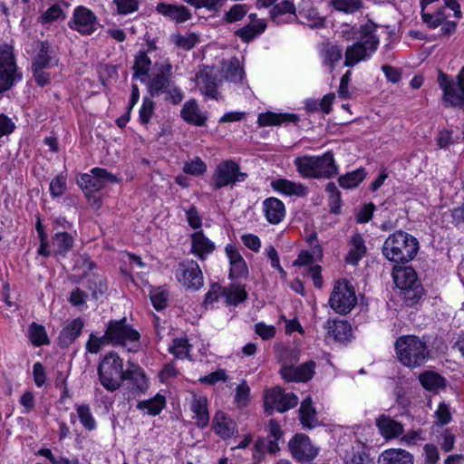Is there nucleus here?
I'll return each instance as SVG.
<instances>
[{"mask_svg":"<svg viewBox=\"0 0 464 464\" xmlns=\"http://www.w3.org/2000/svg\"><path fill=\"white\" fill-rule=\"evenodd\" d=\"M379 25L372 20L360 26V40L347 46L344 53V65L354 67L359 63L366 61L377 50L380 39L375 34Z\"/></svg>","mask_w":464,"mask_h":464,"instance_id":"obj_1","label":"nucleus"},{"mask_svg":"<svg viewBox=\"0 0 464 464\" xmlns=\"http://www.w3.org/2000/svg\"><path fill=\"white\" fill-rule=\"evenodd\" d=\"M419 241L412 235L397 230L384 241L382 252L386 259L395 264L411 261L419 251Z\"/></svg>","mask_w":464,"mask_h":464,"instance_id":"obj_2","label":"nucleus"},{"mask_svg":"<svg viewBox=\"0 0 464 464\" xmlns=\"http://www.w3.org/2000/svg\"><path fill=\"white\" fill-rule=\"evenodd\" d=\"M294 164L298 173L306 179H330L338 172L332 151H327L322 156L297 157L294 160Z\"/></svg>","mask_w":464,"mask_h":464,"instance_id":"obj_3","label":"nucleus"},{"mask_svg":"<svg viewBox=\"0 0 464 464\" xmlns=\"http://www.w3.org/2000/svg\"><path fill=\"white\" fill-rule=\"evenodd\" d=\"M395 351L399 361L410 368L420 367L430 357V350L424 337L402 335L395 342Z\"/></svg>","mask_w":464,"mask_h":464,"instance_id":"obj_4","label":"nucleus"},{"mask_svg":"<svg viewBox=\"0 0 464 464\" xmlns=\"http://www.w3.org/2000/svg\"><path fill=\"white\" fill-rule=\"evenodd\" d=\"M392 277L403 303L407 306L416 304L423 295V288L415 270L411 266H395Z\"/></svg>","mask_w":464,"mask_h":464,"instance_id":"obj_5","label":"nucleus"},{"mask_svg":"<svg viewBox=\"0 0 464 464\" xmlns=\"http://www.w3.org/2000/svg\"><path fill=\"white\" fill-rule=\"evenodd\" d=\"M437 82L442 91L443 106L464 110V66L455 79L440 71Z\"/></svg>","mask_w":464,"mask_h":464,"instance_id":"obj_6","label":"nucleus"},{"mask_svg":"<svg viewBox=\"0 0 464 464\" xmlns=\"http://www.w3.org/2000/svg\"><path fill=\"white\" fill-rule=\"evenodd\" d=\"M124 372L122 359L113 352L106 354L98 366L100 382L109 392L121 387Z\"/></svg>","mask_w":464,"mask_h":464,"instance_id":"obj_7","label":"nucleus"},{"mask_svg":"<svg viewBox=\"0 0 464 464\" xmlns=\"http://www.w3.org/2000/svg\"><path fill=\"white\" fill-rule=\"evenodd\" d=\"M117 181V178L112 173L102 168H93L90 174H82L77 179L78 185L82 188L88 199L90 201L92 198L93 199L92 205L95 208L101 207V200L96 197H92V194L103 188L107 184Z\"/></svg>","mask_w":464,"mask_h":464,"instance_id":"obj_8","label":"nucleus"},{"mask_svg":"<svg viewBox=\"0 0 464 464\" xmlns=\"http://www.w3.org/2000/svg\"><path fill=\"white\" fill-rule=\"evenodd\" d=\"M246 177L247 174L240 171V167L237 162L227 160L216 167L211 177L210 186L213 189L218 190L224 187H232L237 182H242Z\"/></svg>","mask_w":464,"mask_h":464,"instance_id":"obj_9","label":"nucleus"},{"mask_svg":"<svg viewBox=\"0 0 464 464\" xmlns=\"http://www.w3.org/2000/svg\"><path fill=\"white\" fill-rule=\"evenodd\" d=\"M147 90L151 97L163 94L171 87L172 65L169 62L155 63L154 72L147 79Z\"/></svg>","mask_w":464,"mask_h":464,"instance_id":"obj_10","label":"nucleus"},{"mask_svg":"<svg viewBox=\"0 0 464 464\" xmlns=\"http://www.w3.org/2000/svg\"><path fill=\"white\" fill-rule=\"evenodd\" d=\"M357 303L353 287L347 282H337L329 299L330 306L338 314H348Z\"/></svg>","mask_w":464,"mask_h":464,"instance_id":"obj_11","label":"nucleus"},{"mask_svg":"<svg viewBox=\"0 0 464 464\" xmlns=\"http://www.w3.org/2000/svg\"><path fill=\"white\" fill-rule=\"evenodd\" d=\"M105 332L112 345L126 346L128 343H137L140 339L139 332L127 324L126 318L111 320Z\"/></svg>","mask_w":464,"mask_h":464,"instance_id":"obj_12","label":"nucleus"},{"mask_svg":"<svg viewBox=\"0 0 464 464\" xmlns=\"http://www.w3.org/2000/svg\"><path fill=\"white\" fill-rule=\"evenodd\" d=\"M178 281L187 289L197 291L203 286V274L194 260L180 262L176 270Z\"/></svg>","mask_w":464,"mask_h":464,"instance_id":"obj_13","label":"nucleus"},{"mask_svg":"<svg viewBox=\"0 0 464 464\" xmlns=\"http://www.w3.org/2000/svg\"><path fill=\"white\" fill-rule=\"evenodd\" d=\"M298 397L293 392H284L280 387H275L267 391L265 396V406L266 410L285 412L298 404Z\"/></svg>","mask_w":464,"mask_h":464,"instance_id":"obj_14","label":"nucleus"},{"mask_svg":"<svg viewBox=\"0 0 464 464\" xmlns=\"http://www.w3.org/2000/svg\"><path fill=\"white\" fill-rule=\"evenodd\" d=\"M289 450L295 459L302 463H310L318 455L309 437L305 434H295L288 443Z\"/></svg>","mask_w":464,"mask_h":464,"instance_id":"obj_15","label":"nucleus"},{"mask_svg":"<svg viewBox=\"0 0 464 464\" xmlns=\"http://www.w3.org/2000/svg\"><path fill=\"white\" fill-rule=\"evenodd\" d=\"M68 26L82 34L89 35L97 30V17L92 11L80 5L74 9L72 18L68 22Z\"/></svg>","mask_w":464,"mask_h":464,"instance_id":"obj_16","label":"nucleus"},{"mask_svg":"<svg viewBox=\"0 0 464 464\" xmlns=\"http://www.w3.org/2000/svg\"><path fill=\"white\" fill-rule=\"evenodd\" d=\"M36 54L32 67L49 69L58 64L57 55L47 41H38L34 44Z\"/></svg>","mask_w":464,"mask_h":464,"instance_id":"obj_17","label":"nucleus"},{"mask_svg":"<svg viewBox=\"0 0 464 464\" xmlns=\"http://www.w3.org/2000/svg\"><path fill=\"white\" fill-rule=\"evenodd\" d=\"M315 362L309 361L297 367L283 366L280 374L287 382H307L314 374Z\"/></svg>","mask_w":464,"mask_h":464,"instance_id":"obj_18","label":"nucleus"},{"mask_svg":"<svg viewBox=\"0 0 464 464\" xmlns=\"http://www.w3.org/2000/svg\"><path fill=\"white\" fill-rule=\"evenodd\" d=\"M180 115L186 122L198 127L204 126L208 120L207 112L199 109L198 102L194 99L183 104Z\"/></svg>","mask_w":464,"mask_h":464,"instance_id":"obj_19","label":"nucleus"},{"mask_svg":"<svg viewBox=\"0 0 464 464\" xmlns=\"http://www.w3.org/2000/svg\"><path fill=\"white\" fill-rule=\"evenodd\" d=\"M263 211L270 224H279L285 216V204L276 198H268L263 201Z\"/></svg>","mask_w":464,"mask_h":464,"instance_id":"obj_20","label":"nucleus"},{"mask_svg":"<svg viewBox=\"0 0 464 464\" xmlns=\"http://www.w3.org/2000/svg\"><path fill=\"white\" fill-rule=\"evenodd\" d=\"M213 429L222 439H227L237 432V424L224 412L218 411L213 419Z\"/></svg>","mask_w":464,"mask_h":464,"instance_id":"obj_21","label":"nucleus"},{"mask_svg":"<svg viewBox=\"0 0 464 464\" xmlns=\"http://www.w3.org/2000/svg\"><path fill=\"white\" fill-rule=\"evenodd\" d=\"M190 410L194 413L197 426L201 429L206 428L209 422L208 400L206 396L193 394L190 402Z\"/></svg>","mask_w":464,"mask_h":464,"instance_id":"obj_22","label":"nucleus"},{"mask_svg":"<svg viewBox=\"0 0 464 464\" xmlns=\"http://www.w3.org/2000/svg\"><path fill=\"white\" fill-rule=\"evenodd\" d=\"M376 426L382 437L387 440L394 439L403 433V425L392 419L390 416L382 414L376 420Z\"/></svg>","mask_w":464,"mask_h":464,"instance_id":"obj_23","label":"nucleus"},{"mask_svg":"<svg viewBox=\"0 0 464 464\" xmlns=\"http://www.w3.org/2000/svg\"><path fill=\"white\" fill-rule=\"evenodd\" d=\"M215 250V244L202 231L191 235V252L201 260Z\"/></svg>","mask_w":464,"mask_h":464,"instance_id":"obj_24","label":"nucleus"},{"mask_svg":"<svg viewBox=\"0 0 464 464\" xmlns=\"http://www.w3.org/2000/svg\"><path fill=\"white\" fill-rule=\"evenodd\" d=\"M324 328L327 330V334L339 343L347 342L352 336V327L344 320H328L324 324Z\"/></svg>","mask_w":464,"mask_h":464,"instance_id":"obj_25","label":"nucleus"},{"mask_svg":"<svg viewBox=\"0 0 464 464\" xmlns=\"http://www.w3.org/2000/svg\"><path fill=\"white\" fill-rule=\"evenodd\" d=\"M197 84L200 92L208 98L218 101L220 93L218 91L217 79L215 76L205 72L197 74Z\"/></svg>","mask_w":464,"mask_h":464,"instance_id":"obj_26","label":"nucleus"},{"mask_svg":"<svg viewBox=\"0 0 464 464\" xmlns=\"http://www.w3.org/2000/svg\"><path fill=\"white\" fill-rule=\"evenodd\" d=\"M130 381L132 390L145 392L148 388L147 378L142 369L135 363H129L123 374V382Z\"/></svg>","mask_w":464,"mask_h":464,"instance_id":"obj_27","label":"nucleus"},{"mask_svg":"<svg viewBox=\"0 0 464 464\" xmlns=\"http://www.w3.org/2000/svg\"><path fill=\"white\" fill-rule=\"evenodd\" d=\"M379 464H413V456L402 449H389L379 457Z\"/></svg>","mask_w":464,"mask_h":464,"instance_id":"obj_28","label":"nucleus"},{"mask_svg":"<svg viewBox=\"0 0 464 464\" xmlns=\"http://www.w3.org/2000/svg\"><path fill=\"white\" fill-rule=\"evenodd\" d=\"M83 325V321L81 318H76L68 324L59 334V345L63 348L71 345L81 334Z\"/></svg>","mask_w":464,"mask_h":464,"instance_id":"obj_29","label":"nucleus"},{"mask_svg":"<svg viewBox=\"0 0 464 464\" xmlns=\"http://www.w3.org/2000/svg\"><path fill=\"white\" fill-rule=\"evenodd\" d=\"M271 187L286 196L304 197L307 194V188L304 185L285 179H278L272 181Z\"/></svg>","mask_w":464,"mask_h":464,"instance_id":"obj_30","label":"nucleus"},{"mask_svg":"<svg viewBox=\"0 0 464 464\" xmlns=\"http://www.w3.org/2000/svg\"><path fill=\"white\" fill-rule=\"evenodd\" d=\"M299 121V116L295 113H276L267 111L258 115L259 126H276L283 123L295 122Z\"/></svg>","mask_w":464,"mask_h":464,"instance_id":"obj_31","label":"nucleus"},{"mask_svg":"<svg viewBox=\"0 0 464 464\" xmlns=\"http://www.w3.org/2000/svg\"><path fill=\"white\" fill-rule=\"evenodd\" d=\"M320 56L324 65L327 66L332 71L335 64L342 59L343 49L335 44L330 42L324 43L320 47Z\"/></svg>","mask_w":464,"mask_h":464,"instance_id":"obj_32","label":"nucleus"},{"mask_svg":"<svg viewBox=\"0 0 464 464\" xmlns=\"http://www.w3.org/2000/svg\"><path fill=\"white\" fill-rule=\"evenodd\" d=\"M350 250L345 256V262L356 266L366 254V246L360 234H355L350 240Z\"/></svg>","mask_w":464,"mask_h":464,"instance_id":"obj_33","label":"nucleus"},{"mask_svg":"<svg viewBox=\"0 0 464 464\" xmlns=\"http://www.w3.org/2000/svg\"><path fill=\"white\" fill-rule=\"evenodd\" d=\"M299 420L304 428L314 429L319 425L316 411L310 398L304 400L299 409Z\"/></svg>","mask_w":464,"mask_h":464,"instance_id":"obj_34","label":"nucleus"},{"mask_svg":"<svg viewBox=\"0 0 464 464\" xmlns=\"http://www.w3.org/2000/svg\"><path fill=\"white\" fill-rule=\"evenodd\" d=\"M151 65V61L147 53L140 51L135 56L133 64V78L139 79L141 82H146L149 78V72Z\"/></svg>","mask_w":464,"mask_h":464,"instance_id":"obj_35","label":"nucleus"},{"mask_svg":"<svg viewBox=\"0 0 464 464\" xmlns=\"http://www.w3.org/2000/svg\"><path fill=\"white\" fill-rule=\"evenodd\" d=\"M73 243V237L67 232H57L52 237L54 255L64 256L70 250H72Z\"/></svg>","mask_w":464,"mask_h":464,"instance_id":"obj_36","label":"nucleus"},{"mask_svg":"<svg viewBox=\"0 0 464 464\" xmlns=\"http://www.w3.org/2000/svg\"><path fill=\"white\" fill-rule=\"evenodd\" d=\"M157 11L178 23H182L188 20L191 16L188 9L186 6H177L172 5L159 4L157 5Z\"/></svg>","mask_w":464,"mask_h":464,"instance_id":"obj_37","label":"nucleus"},{"mask_svg":"<svg viewBox=\"0 0 464 464\" xmlns=\"http://www.w3.org/2000/svg\"><path fill=\"white\" fill-rule=\"evenodd\" d=\"M420 382L428 391L437 392L446 385L445 379L436 372L425 371L419 376Z\"/></svg>","mask_w":464,"mask_h":464,"instance_id":"obj_38","label":"nucleus"},{"mask_svg":"<svg viewBox=\"0 0 464 464\" xmlns=\"http://www.w3.org/2000/svg\"><path fill=\"white\" fill-rule=\"evenodd\" d=\"M222 296L226 298V302L230 305H237L244 302L247 294L244 286L239 285H230L228 287L222 289Z\"/></svg>","mask_w":464,"mask_h":464,"instance_id":"obj_39","label":"nucleus"},{"mask_svg":"<svg viewBox=\"0 0 464 464\" xmlns=\"http://www.w3.org/2000/svg\"><path fill=\"white\" fill-rule=\"evenodd\" d=\"M285 14H291V15H296L295 14V6L293 4V2L289 0H284L276 5L273 6V8L270 10V15L273 21L279 24L282 23H285V19L282 17Z\"/></svg>","mask_w":464,"mask_h":464,"instance_id":"obj_40","label":"nucleus"},{"mask_svg":"<svg viewBox=\"0 0 464 464\" xmlns=\"http://www.w3.org/2000/svg\"><path fill=\"white\" fill-rule=\"evenodd\" d=\"M366 177L365 169L360 168L354 171L342 175L338 179L339 185L346 189L356 188Z\"/></svg>","mask_w":464,"mask_h":464,"instance_id":"obj_41","label":"nucleus"},{"mask_svg":"<svg viewBox=\"0 0 464 464\" xmlns=\"http://www.w3.org/2000/svg\"><path fill=\"white\" fill-rule=\"evenodd\" d=\"M266 27V24L263 21L249 23L246 26L238 29L236 32V34L239 36L244 42H249L258 34H262Z\"/></svg>","mask_w":464,"mask_h":464,"instance_id":"obj_42","label":"nucleus"},{"mask_svg":"<svg viewBox=\"0 0 464 464\" xmlns=\"http://www.w3.org/2000/svg\"><path fill=\"white\" fill-rule=\"evenodd\" d=\"M165 402L164 396L158 394L153 399L140 401L137 407L150 415H157L164 408Z\"/></svg>","mask_w":464,"mask_h":464,"instance_id":"obj_43","label":"nucleus"},{"mask_svg":"<svg viewBox=\"0 0 464 464\" xmlns=\"http://www.w3.org/2000/svg\"><path fill=\"white\" fill-rule=\"evenodd\" d=\"M21 79L22 74L17 70L0 69V93L10 90Z\"/></svg>","mask_w":464,"mask_h":464,"instance_id":"obj_44","label":"nucleus"},{"mask_svg":"<svg viewBox=\"0 0 464 464\" xmlns=\"http://www.w3.org/2000/svg\"><path fill=\"white\" fill-rule=\"evenodd\" d=\"M244 75L245 72L240 65L238 59H231L225 68V79L229 82L237 83L242 82Z\"/></svg>","mask_w":464,"mask_h":464,"instance_id":"obj_45","label":"nucleus"},{"mask_svg":"<svg viewBox=\"0 0 464 464\" xmlns=\"http://www.w3.org/2000/svg\"><path fill=\"white\" fill-rule=\"evenodd\" d=\"M87 287L92 292L93 298L103 295L107 290V283L105 278L98 274H92L87 280Z\"/></svg>","mask_w":464,"mask_h":464,"instance_id":"obj_46","label":"nucleus"},{"mask_svg":"<svg viewBox=\"0 0 464 464\" xmlns=\"http://www.w3.org/2000/svg\"><path fill=\"white\" fill-rule=\"evenodd\" d=\"M28 336L34 346H41L49 343L45 328L36 323H32L28 328Z\"/></svg>","mask_w":464,"mask_h":464,"instance_id":"obj_47","label":"nucleus"},{"mask_svg":"<svg viewBox=\"0 0 464 464\" xmlns=\"http://www.w3.org/2000/svg\"><path fill=\"white\" fill-rule=\"evenodd\" d=\"M299 16L303 24H307L310 27H319L324 24V19L314 8H303L299 10Z\"/></svg>","mask_w":464,"mask_h":464,"instance_id":"obj_48","label":"nucleus"},{"mask_svg":"<svg viewBox=\"0 0 464 464\" xmlns=\"http://www.w3.org/2000/svg\"><path fill=\"white\" fill-rule=\"evenodd\" d=\"M0 69L17 70L11 45H0Z\"/></svg>","mask_w":464,"mask_h":464,"instance_id":"obj_49","label":"nucleus"},{"mask_svg":"<svg viewBox=\"0 0 464 464\" xmlns=\"http://www.w3.org/2000/svg\"><path fill=\"white\" fill-rule=\"evenodd\" d=\"M107 344H111V343L109 341L106 332L102 336L91 334L86 343V350L90 353H98Z\"/></svg>","mask_w":464,"mask_h":464,"instance_id":"obj_50","label":"nucleus"},{"mask_svg":"<svg viewBox=\"0 0 464 464\" xmlns=\"http://www.w3.org/2000/svg\"><path fill=\"white\" fill-rule=\"evenodd\" d=\"M190 345L188 343L187 338H176L172 341V344L169 345V351L177 359H184L188 356Z\"/></svg>","mask_w":464,"mask_h":464,"instance_id":"obj_51","label":"nucleus"},{"mask_svg":"<svg viewBox=\"0 0 464 464\" xmlns=\"http://www.w3.org/2000/svg\"><path fill=\"white\" fill-rule=\"evenodd\" d=\"M155 111V102L152 100V97L145 96L142 99V104L139 111V120L140 122L143 125H146L150 122L152 115Z\"/></svg>","mask_w":464,"mask_h":464,"instance_id":"obj_52","label":"nucleus"},{"mask_svg":"<svg viewBox=\"0 0 464 464\" xmlns=\"http://www.w3.org/2000/svg\"><path fill=\"white\" fill-rule=\"evenodd\" d=\"M76 411L82 426L88 430H94L96 427V421L92 415L90 407L86 404H82L77 406Z\"/></svg>","mask_w":464,"mask_h":464,"instance_id":"obj_53","label":"nucleus"},{"mask_svg":"<svg viewBox=\"0 0 464 464\" xmlns=\"http://www.w3.org/2000/svg\"><path fill=\"white\" fill-rule=\"evenodd\" d=\"M66 15L63 10L58 5H53L46 11H44L39 17V22L42 24H51L58 19H65Z\"/></svg>","mask_w":464,"mask_h":464,"instance_id":"obj_54","label":"nucleus"},{"mask_svg":"<svg viewBox=\"0 0 464 464\" xmlns=\"http://www.w3.org/2000/svg\"><path fill=\"white\" fill-rule=\"evenodd\" d=\"M421 19L429 28L435 29L446 21L444 8H440L434 14L421 12Z\"/></svg>","mask_w":464,"mask_h":464,"instance_id":"obj_55","label":"nucleus"},{"mask_svg":"<svg viewBox=\"0 0 464 464\" xmlns=\"http://www.w3.org/2000/svg\"><path fill=\"white\" fill-rule=\"evenodd\" d=\"M183 171L189 175L199 176L207 171V165L200 158L196 157L191 161L185 162Z\"/></svg>","mask_w":464,"mask_h":464,"instance_id":"obj_56","label":"nucleus"},{"mask_svg":"<svg viewBox=\"0 0 464 464\" xmlns=\"http://www.w3.org/2000/svg\"><path fill=\"white\" fill-rule=\"evenodd\" d=\"M336 10L353 14L362 7L361 0H332Z\"/></svg>","mask_w":464,"mask_h":464,"instance_id":"obj_57","label":"nucleus"},{"mask_svg":"<svg viewBox=\"0 0 464 464\" xmlns=\"http://www.w3.org/2000/svg\"><path fill=\"white\" fill-rule=\"evenodd\" d=\"M198 40V38L195 34H188L184 35L177 34L173 36V41L175 44L178 47L182 48L184 50L192 49L196 45Z\"/></svg>","mask_w":464,"mask_h":464,"instance_id":"obj_58","label":"nucleus"},{"mask_svg":"<svg viewBox=\"0 0 464 464\" xmlns=\"http://www.w3.org/2000/svg\"><path fill=\"white\" fill-rule=\"evenodd\" d=\"M168 293L160 288L155 289L150 293V300L154 308L158 311L162 310L168 305Z\"/></svg>","mask_w":464,"mask_h":464,"instance_id":"obj_59","label":"nucleus"},{"mask_svg":"<svg viewBox=\"0 0 464 464\" xmlns=\"http://www.w3.org/2000/svg\"><path fill=\"white\" fill-rule=\"evenodd\" d=\"M66 190V179L63 176L54 177L50 183V192L52 197L58 198L64 194Z\"/></svg>","mask_w":464,"mask_h":464,"instance_id":"obj_60","label":"nucleus"},{"mask_svg":"<svg viewBox=\"0 0 464 464\" xmlns=\"http://www.w3.org/2000/svg\"><path fill=\"white\" fill-rule=\"evenodd\" d=\"M437 418V423L444 426L451 421V413L450 406L446 402L442 401L439 404L437 411H435Z\"/></svg>","mask_w":464,"mask_h":464,"instance_id":"obj_61","label":"nucleus"},{"mask_svg":"<svg viewBox=\"0 0 464 464\" xmlns=\"http://www.w3.org/2000/svg\"><path fill=\"white\" fill-rule=\"evenodd\" d=\"M250 389L246 381H243L236 390L235 401L239 406H246L249 399Z\"/></svg>","mask_w":464,"mask_h":464,"instance_id":"obj_62","label":"nucleus"},{"mask_svg":"<svg viewBox=\"0 0 464 464\" xmlns=\"http://www.w3.org/2000/svg\"><path fill=\"white\" fill-rule=\"evenodd\" d=\"M222 287L218 283H214L210 285L209 290L205 295L204 305L208 306L217 302L220 295H222Z\"/></svg>","mask_w":464,"mask_h":464,"instance_id":"obj_63","label":"nucleus"},{"mask_svg":"<svg viewBox=\"0 0 464 464\" xmlns=\"http://www.w3.org/2000/svg\"><path fill=\"white\" fill-rule=\"evenodd\" d=\"M247 13V9L244 5H235L226 14L227 22L234 23L241 20Z\"/></svg>","mask_w":464,"mask_h":464,"instance_id":"obj_64","label":"nucleus"}]
</instances>
